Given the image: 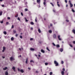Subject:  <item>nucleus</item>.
<instances>
[{"instance_id": "1", "label": "nucleus", "mask_w": 75, "mask_h": 75, "mask_svg": "<svg viewBox=\"0 0 75 75\" xmlns=\"http://www.w3.org/2000/svg\"><path fill=\"white\" fill-rule=\"evenodd\" d=\"M54 64H55V66L56 67H57V66H58V65H59V64H58V63L57 62V61L55 60L54 61Z\"/></svg>"}, {"instance_id": "2", "label": "nucleus", "mask_w": 75, "mask_h": 75, "mask_svg": "<svg viewBox=\"0 0 75 75\" xmlns=\"http://www.w3.org/2000/svg\"><path fill=\"white\" fill-rule=\"evenodd\" d=\"M10 59L11 61H14V60H15L14 58L13 57H11L10 58Z\"/></svg>"}, {"instance_id": "3", "label": "nucleus", "mask_w": 75, "mask_h": 75, "mask_svg": "<svg viewBox=\"0 0 75 75\" xmlns=\"http://www.w3.org/2000/svg\"><path fill=\"white\" fill-rule=\"evenodd\" d=\"M53 37L54 38H56V35H55V34H54L53 36Z\"/></svg>"}, {"instance_id": "4", "label": "nucleus", "mask_w": 75, "mask_h": 75, "mask_svg": "<svg viewBox=\"0 0 75 75\" xmlns=\"http://www.w3.org/2000/svg\"><path fill=\"white\" fill-rule=\"evenodd\" d=\"M37 3H38V4H40V2L41 1L40 0H37Z\"/></svg>"}, {"instance_id": "5", "label": "nucleus", "mask_w": 75, "mask_h": 75, "mask_svg": "<svg viewBox=\"0 0 75 75\" xmlns=\"http://www.w3.org/2000/svg\"><path fill=\"white\" fill-rule=\"evenodd\" d=\"M58 39L60 40H61V38H60V35H59L58 36Z\"/></svg>"}, {"instance_id": "6", "label": "nucleus", "mask_w": 75, "mask_h": 75, "mask_svg": "<svg viewBox=\"0 0 75 75\" xmlns=\"http://www.w3.org/2000/svg\"><path fill=\"white\" fill-rule=\"evenodd\" d=\"M41 52H42V53H44L45 52V51H44V50L42 49H41Z\"/></svg>"}, {"instance_id": "7", "label": "nucleus", "mask_w": 75, "mask_h": 75, "mask_svg": "<svg viewBox=\"0 0 75 75\" xmlns=\"http://www.w3.org/2000/svg\"><path fill=\"white\" fill-rule=\"evenodd\" d=\"M70 7H73V4H72V3L70 4Z\"/></svg>"}, {"instance_id": "8", "label": "nucleus", "mask_w": 75, "mask_h": 75, "mask_svg": "<svg viewBox=\"0 0 75 75\" xmlns=\"http://www.w3.org/2000/svg\"><path fill=\"white\" fill-rule=\"evenodd\" d=\"M61 74L62 75H64V71H62Z\"/></svg>"}, {"instance_id": "9", "label": "nucleus", "mask_w": 75, "mask_h": 75, "mask_svg": "<svg viewBox=\"0 0 75 75\" xmlns=\"http://www.w3.org/2000/svg\"><path fill=\"white\" fill-rule=\"evenodd\" d=\"M60 52H62V51H63V49H62V48H61L60 50Z\"/></svg>"}, {"instance_id": "10", "label": "nucleus", "mask_w": 75, "mask_h": 75, "mask_svg": "<svg viewBox=\"0 0 75 75\" xmlns=\"http://www.w3.org/2000/svg\"><path fill=\"white\" fill-rule=\"evenodd\" d=\"M20 71L21 72V73H23V72H24V70L21 69L20 70Z\"/></svg>"}, {"instance_id": "11", "label": "nucleus", "mask_w": 75, "mask_h": 75, "mask_svg": "<svg viewBox=\"0 0 75 75\" xmlns=\"http://www.w3.org/2000/svg\"><path fill=\"white\" fill-rule=\"evenodd\" d=\"M27 62H28V58H26V59L25 61V63L27 64Z\"/></svg>"}, {"instance_id": "12", "label": "nucleus", "mask_w": 75, "mask_h": 75, "mask_svg": "<svg viewBox=\"0 0 75 75\" xmlns=\"http://www.w3.org/2000/svg\"><path fill=\"white\" fill-rule=\"evenodd\" d=\"M56 47L57 48H59L60 47V46H59V45H56Z\"/></svg>"}, {"instance_id": "13", "label": "nucleus", "mask_w": 75, "mask_h": 75, "mask_svg": "<svg viewBox=\"0 0 75 75\" xmlns=\"http://www.w3.org/2000/svg\"><path fill=\"white\" fill-rule=\"evenodd\" d=\"M30 50L31 51H34V49L33 48H31Z\"/></svg>"}, {"instance_id": "14", "label": "nucleus", "mask_w": 75, "mask_h": 75, "mask_svg": "<svg viewBox=\"0 0 75 75\" xmlns=\"http://www.w3.org/2000/svg\"><path fill=\"white\" fill-rule=\"evenodd\" d=\"M38 32H39V33H41V30H40V29H38Z\"/></svg>"}, {"instance_id": "15", "label": "nucleus", "mask_w": 75, "mask_h": 75, "mask_svg": "<svg viewBox=\"0 0 75 75\" xmlns=\"http://www.w3.org/2000/svg\"><path fill=\"white\" fill-rule=\"evenodd\" d=\"M49 33H50V34H51V33H52V30H49Z\"/></svg>"}, {"instance_id": "16", "label": "nucleus", "mask_w": 75, "mask_h": 75, "mask_svg": "<svg viewBox=\"0 0 75 75\" xmlns=\"http://www.w3.org/2000/svg\"><path fill=\"white\" fill-rule=\"evenodd\" d=\"M24 19L25 20V21L26 22H27V21H28V20H27V19L26 18H24Z\"/></svg>"}, {"instance_id": "17", "label": "nucleus", "mask_w": 75, "mask_h": 75, "mask_svg": "<svg viewBox=\"0 0 75 75\" xmlns=\"http://www.w3.org/2000/svg\"><path fill=\"white\" fill-rule=\"evenodd\" d=\"M11 41H13L14 40V38L13 37H12L11 38Z\"/></svg>"}, {"instance_id": "18", "label": "nucleus", "mask_w": 75, "mask_h": 75, "mask_svg": "<svg viewBox=\"0 0 75 75\" xmlns=\"http://www.w3.org/2000/svg\"><path fill=\"white\" fill-rule=\"evenodd\" d=\"M2 13L3 12H2V11H0V16H1V15H2Z\"/></svg>"}, {"instance_id": "19", "label": "nucleus", "mask_w": 75, "mask_h": 75, "mask_svg": "<svg viewBox=\"0 0 75 75\" xmlns=\"http://www.w3.org/2000/svg\"><path fill=\"white\" fill-rule=\"evenodd\" d=\"M4 70H6L7 69V67H5V68L3 69Z\"/></svg>"}, {"instance_id": "20", "label": "nucleus", "mask_w": 75, "mask_h": 75, "mask_svg": "<svg viewBox=\"0 0 75 75\" xmlns=\"http://www.w3.org/2000/svg\"><path fill=\"white\" fill-rule=\"evenodd\" d=\"M30 24H31V25H34V23H33V22H31L30 23Z\"/></svg>"}, {"instance_id": "21", "label": "nucleus", "mask_w": 75, "mask_h": 75, "mask_svg": "<svg viewBox=\"0 0 75 75\" xmlns=\"http://www.w3.org/2000/svg\"><path fill=\"white\" fill-rule=\"evenodd\" d=\"M72 32H73V33L75 34V30L74 29L73 30Z\"/></svg>"}, {"instance_id": "22", "label": "nucleus", "mask_w": 75, "mask_h": 75, "mask_svg": "<svg viewBox=\"0 0 75 75\" xmlns=\"http://www.w3.org/2000/svg\"><path fill=\"white\" fill-rule=\"evenodd\" d=\"M8 73L7 71H6L5 72V75H8Z\"/></svg>"}, {"instance_id": "23", "label": "nucleus", "mask_w": 75, "mask_h": 75, "mask_svg": "<svg viewBox=\"0 0 75 75\" xmlns=\"http://www.w3.org/2000/svg\"><path fill=\"white\" fill-rule=\"evenodd\" d=\"M30 62H33V63H34V62L33 60H31L30 61Z\"/></svg>"}, {"instance_id": "24", "label": "nucleus", "mask_w": 75, "mask_h": 75, "mask_svg": "<svg viewBox=\"0 0 75 75\" xmlns=\"http://www.w3.org/2000/svg\"><path fill=\"white\" fill-rule=\"evenodd\" d=\"M37 17H36V18L35 19V22H37Z\"/></svg>"}, {"instance_id": "25", "label": "nucleus", "mask_w": 75, "mask_h": 75, "mask_svg": "<svg viewBox=\"0 0 75 75\" xmlns=\"http://www.w3.org/2000/svg\"><path fill=\"white\" fill-rule=\"evenodd\" d=\"M15 69H16V68L14 67H12V69H13V70H15Z\"/></svg>"}, {"instance_id": "26", "label": "nucleus", "mask_w": 75, "mask_h": 75, "mask_svg": "<svg viewBox=\"0 0 75 75\" xmlns=\"http://www.w3.org/2000/svg\"><path fill=\"white\" fill-rule=\"evenodd\" d=\"M4 34H5L6 35L7 34V32H6V31H4Z\"/></svg>"}, {"instance_id": "27", "label": "nucleus", "mask_w": 75, "mask_h": 75, "mask_svg": "<svg viewBox=\"0 0 75 75\" xmlns=\"http://www.w3.org/2000/svg\"><path fill=\"white\" fill-rule=\"evenodd\" d=\"M72 11L73 12V13H75V11L73 9H72Z\"/></svg>"}, {"instance_id": "28", "label": "nucleus", "mask_w": 75, "mask_h": 75, "mask_svg": "<svg viewBox=\"0 0 75 75\" xmlns=\"http://www.w3.org/2000/svg\"><path fill=\"white\" fill-rule=\"evenodd\" d=\"M46 49L47 50H48V51H50V49H48V47H47Z\"/></svg>"}, {"instance_id": "29", "label": "nucleus", "mask_w": 75, "mask_h": 75, "mask_svg": "<svg viewBox=\"0 0 75 75\" xmlns=\"http://www.w3.org/2000/svg\"><path fill=\"white\" fill-rule=\"evenodd\" d=\"M25 11H28V9L27 8H25Z\"/></svg>"}, {"instance_id": "30", "label": "nucleus", "mask_w": 75, "mask_h": 75, "mask_svg": "<svg viewBox=\"0 0 75 75\" xmlns=\"http://www.w3.org/2000/svg\"><path fill=\"white\" fill-rule=\"evenodd\" d=\"M17 19L19 21H20V18L18 17Z\"/></svg>"}, {"instance_id": "31", "label": "nucleus", "mask_w": 75, "mask_h": 75, "mask_svg": "<svg viewBox=\"0 0 75 75\" xmlns=\"http://www.w3.org/2000/svg\"><path fill=\"white\" fill-rule=\"evenodd\" d=\"M45 65H47L48 64V63L46 62L45 63Z\"/></svg>"}, {"instance_id": "32", "label": "nucleus", "mask_w": 75, "mask_h": 75, "mask_svg": "<svg viewBox=\"0 0 75 75\" xmlns=\"http://www.w3.org/2000/svg\"><path fill=\"white\" fill-rule=\"evenodd\" d=\"M52 45L54 46H56V45H55V44H54V43H53Z\"/></svg>"}, {"instance_id": "33", "label": "nucleus", "mask_w": 75, "mask_h": 75, "mask_svg": "<svg viewBox=\"0 0 75 75\" xmlns=\"http://www.w3.org/2000/svg\"><path fill=\"white\" fill-rule=\"evenodd\" d=\"M20 38H21V39L23 38V36H21V35H20Z\"/></svg>"}, {"instance_id": "34", "label": "nucleus", "mask_w": 75, "mask_h": 75, "mask_svg": "<svg viewBox=\"0 0 75 75\" xmlns=\"http://www.w3.org/2000/svg\"><path fill=\"white\" fill-rule=\"evenodd\" d=\"M52 72H50V75H52Z\"/></svg>"}, {"instance_id": "35", "label": "nucleus", "mask_w": 75, "mask_h": 75, "mask_svg": "<svg viewBox=\"0 0 75 75\" xmlns=\"http://www.w3.org/2000/svg\"><path fill=\"white\" fill-rule=\"evenodd\" d=\"M3 50H6V47H3Z\"/></svg>"}, {"instance_id": "36", "label": "nucleus", "mask_w": 75, "mask_h": 75, "mask_svg": "<svg viewBox=\"0 0 75 75\" xmlns=\"http://www.w3.org/2000/svg\"><path fill=\"white\" fill-rule=\"evenodd\" d=\"M13 32L14 33H16V31L15 30H13Z\"/></svg>"}, {"instance_id": "37", "label": "nucleus", "mask_w": 75, "mask_h": 75, "mask_svg": "<svg viewBox=\"0 0 75 75\" xmlns=\"http://www.w3.org/2000/svg\"><path fill=\"white\" fill-rule=\"evenodd\" d=\"M14 25H12V26L11 27V28H14Z\"/></svg>"}, {"instance_id": "38", "label": "nucleus", "mask_w": 75, "mask_h": 75, "mask_svg": "<svg viewBox=\"0 0 75 75\" xmlns=\"http://www.w3.org/2000/svg\"><path fill=\"white\" fill-rule=\"evenodd\" d=\"M61 64H64V61H61Z\"/></svg>"}, {"instance_id": "39", "label": "nucleus", "mask_w": 75, "mask_h": 75, "mask_svg": "<svg viewBox=\"0 0 75 75\" xmlns=\"http://www.w3.org/2000/svg\"><path fill=\"white\" fill-rule=\"evenodd\" d=\"M69 45L71 47H72V45L71 44H69Z\"/></svg>"}, {"instance_id": "40", "label": "nucleus", "mask_w": 75, "mask_h": 75, "mask_svg": "<svg viewBox=\"0 0 75 75\" xmlns=\"http://www.w3.org/2000/svg\"><path fill=\"white\" fill-rule=\"evenodd\" d=\"M50 4H51L52 5V6L54 7V4H52V3H50Z\"/></svg>"}, {"instance_id": "41", "label": "nucleus", "mask_w": 75, "mask_h": 75, "mask_svg": "<svg viewBox=\"0 0 75 75\" xmlns=\"http://www.w3.org/2000/svg\"><path fill=\"white\" fill-rule=\"evenodd\" d=\"M21 14L22 16H23V13L21 12Z\"/></svg>"}, {"instance_id": "42", "label": "nucleus", "mask_w": 75, "mask_h": 75, "mask_svg": "<svg viewBox=\"0 0 75 75\" xmlns=\"http://www.w3.org/2000/svg\"><path fill=\"white\" fill-rule=\"evenodd\" d=\"M33 40V38H31L30 39V41H32V40Z\"/></svg>"}, {"instance_id": "43", "label": "nucleus", "mask_w": 75, "mask_h": 75, "mask_svg": "<svg viewBox=\"0 0 75 75\" xmlns=\"http://www.w3.org/2000/svg\"><path fill=\"white\" fill-rule=\"evenodd\" d=\"M0 23H1V24H3V21H1L0 22Z\"/></svg>"}, {"instance_id": "44", "label": "nucleus", "mask_w": 75, "mask_h": 75, "mask_svg": "<svg viewBox=\"0 0 75 75\" xmlns=\"http://www.w3.org/2000/svg\"><path fill=\"white\" fill-rule=\"evenodd\" d=\"M46 4V3H45V2H43V4H44V5H45Z\"/></svg>"}, {"instance_id": "45", "label": "nucleus", "mask_w": 75, "mask_h": 75, "mask_svg": "<svg viewBox=\"0 0 75 75\" xmlns=\"http://www.w3.org/2000/svg\"><path fill=\"white\" fill-rule=\"evenodd\" d=\"M53 11L54 13H55V10H53Z\"/></svg>"}, {"instance_id": "46", "label": "nucleus", "mask_w": 75, "mask_h": 75, "mask_svg": "<svg viewBox=\"0 0 75 75\" xmlns=\"http://www.w3.org/2000/svg\"><path fill=\"white\" fill-rule=\"evenodd\" d=\"M16 17H18V14H17V15H16L15 16Z\"/></svg>"}, {"instance_id": "47", "label": "nucleus", "mask_w": 75, "mask_h": 75, "mask_svg": "<svg viewBox=\"0 0 75 75\" xmlns=\"http://www.w3.org/2000/svg\"><path fill=\"white\" fill-rule=\"evenodd\" d=\"M2 7H4V5H2Z\"/></svg>"}, {"instance_id": "48", "label": "nucleus", "mask_w": 75, "mask_h": 75, "mask_svg": "<svg viewBox=\"0 0 75 75\" xmlns=\"http://www.w3.org/2000/svg\"><path fill=\"white\" fill-rule=\"evenodd\" d=\"M73 44H75V41H73Z\"/></svg>"}, {"instance_id": "49", "label": "nucleus", "mask_w": 75, "mask_h": 75, "mask_svg": "<svg viewBox=\"0 0 75 75\" xmlns=\"http://www.w3.org/2000/svg\"><path fill=\"white\" fill-rule=\"evenodd\" d=\"M62 69H63V71H65V68H63Z\"/></svg>"}, {"instance_id": "50", "label": "nucleus", "mask_w": 75, "mask_h": 75, "mask_svg": "<svg viewBox=\"0 0 75 75\" xmlns=\"http://www.w3.org/2000/svg\"><path fill=\"white\" fill-rule=\"evenodd\" d=\"M4 51H5V50H4V49H3V50H2V52H4Z\"/></svg>"}, {"instance_id": "51", "label": "nucleus", "mask_w": 75, "mask_h": 75, "mask_svg": "<svg viewBox=\"0 0 75 75\" xmlns=\"http://www.w3.org/2000/svg\"><path fill=\"white\" fill-rule=\"evenodd\" d=\"M65 2L66 3H67V0H65Z\"/></svg>"}, {"instance_id": "52", "label": "nucleus", "mask_w": 75, "mask_h": 75, "mask_svg": "<svg viewBox=\"0 0 75 75\" xmlns=\"http://www.w3.org/2000/svg\"><path fill=\"white\" fill-rule=\"evenodd\" d=\"M18 36V34H17L16 35V37H17Z\"/></svg>"}, {"instance_id": "53", "label": "nucleus", "mask_w": 75, "mask_h": 75, "mask_svg": "<svg viewBox=\"0 0 75 75\" xmlns=\"http://www.w3.org/2000/svg\"><path fill=\"white\" fill-rule=\"evenodd\" d=\"M57 5L58 6V7H59L60 6L59 5V4H57Z\"/></svg>"}, {"instance_id": "54", "label": "nucleus", "mask_w": 75, "mask_h": 75, "mask_svg": "<svg viewBox=\"0 0 75 75\" xmlns=\"http://www.w3.org/2000/svg\"><path fill=\"white\" fill-rule=\"evenodd\" d=\"M7 18L8 19V20H10V18L8 17Z\"/></svg>"}, {"instance_id": "55", "label": "nucleus", "mask_w": 75, "mask_h": 75, "mask_svg": "<svg viewBox=\"0 0 75 75\" xmlns=\"http://www.w3.org/2000/svg\"><path fill=\"white\" fill-rule=\"evenodd\" d=\"M66 21L67 22H69V20H66Z\"/></svg>"}, {"instance_id": "56", "label": "nucleus", "mask_w": 75, "mask_h": 75, "mask_svg": "<svg viewBox=\"0 0 75 75\" xmlns=\"http://www.w3.org/2000/svg\"><path fill=\"white\" fill-rule=\"evenodd\" d=\"M69 4H71V1L69 0Z\"/></svg>"}, {"instance_id": "57", "label": "nucleus", "mask_w": 75, "mask_h": 75, "mask_svg": "<svg viewBox=\"0 0 75 75\" xmlns=\"http://www.w3.org/2000/svg\"><path fill=\"white\" fill-rule=\"evenodd\" d=\"M19 50H20V51H21V48H19Z\"/></svg>"}, {"instance_id": "58", "label": "nucleus", "mask_w": 75, "mask_h": 75, "mask_svg": "<svg viewBox=\"0 0 75 75\" xmlns=\"http://www.w3.org/2000/svg\"><path fill=\"white\" fill-rule=\"evenodd\" d=\"M36 73H38V71H36Z\"/></svg>"}, {"instance_id": "59", "label": "nucleus", "mask_w": 75, "mask_h": 75, "mask_svg": "<svg viewBox=\"0 0 75 75\" xmlns=\"http://www.w3.org/2000/svg\"><path fill=\"white\" fill-rule=\"evenodd\" d=\"M18 71H20V70L19 69H18Z\"/></svg>"}, {"instance_id": "60", "label": "nucleus", "mask_w": 75, "mask_h": 75, "mask_svg": "<svg viewBox=\"0 0 75 75\" xmlns=\"http://www.w3.org/2000/svg\"><path fill=\"white\" fill-rule=\"evenodd\" d=\"M6 24H8V22H6Z\"/></svg>"}, {"instance_id": "61", "label": "nucleus", "mask_w": 75, "mask_h": 75, "mask_svg": "<svg viewBox=\"0 0 75 75\" xmlns=\"http://www.w3.org/2000/svg\"><path fill=\"white\" fill-rule=\"evenodd\" d=\"M50 26H52V24H51L50 25Z\"/></svg>"}, {"instance_id": "62", "label": "nucleus", "mask_w": 75, "mask_h": 75, "mask_svg": "<svg viewBox=\"0 0 75 75\" xmlns=\"http://www.w3.org/2000/svg\"><path fill=\"white\" fill-rule=\"evenodd\" d=\"M31 30H33V28L31 27Z\"/></svg>"}, {"instance_id": "63", "label": "nucleus", "mask_w": 75, "mask_h": 75, "mask_svg": "<svg viewBox=\"0 0 75 75\" xmlns=\"http://www.w3.org/2000/svg\"><path fill=\"white\" fill-rule=\"evenodd\" d=\"M28 69H29V70H30V68L29 67H28Z\"/></svg>"}, {"instance_id": "64", "label": "nucleus", "mask_w": 75, "mask_h": 75, "mask_svg": "<svg viewBox=\"0 0 75 75\" xmlns=\"http://www.w3.org/2000/svg\"><path fill=\"white\" fill-rule=\"evenodd\" d=\"M66 7H68V5H67V4L66 5Z\"/></svg>"}]
</instances>
